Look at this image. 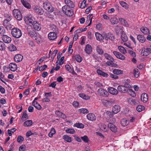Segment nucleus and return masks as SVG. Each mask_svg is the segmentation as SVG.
Listing matches in <instances>:
<instances>
[{
    "instance_id": "b1692460",
    "label": "nucleus",
    "mask_w": 151,
    "mask_h": 151,
    "mask_svg": "<svg viewBox=\"0 0 151 151\" xmlns=\"http://www.w3.org/2000/svg\"><path fill=\"white\" fill-rule=\"evenodd\" d=\"M137 38L139 42L143 43L145 41V37L142 35H139L137 36Z\"/></svg>"
},
{
    "instance_id": "c85d7f7f",
    "label": "nucleus",
    "mask_w": 151,
    "mask_h": 151,
    "mask_svg": "<svg viewBox=\"0 0 151 151\" xmlns=\"http://www.w3.org/2000/svg\"><path fill=\"white\" fill-rule=\"evenodd\" d=\"M104 55L105 58L107 60L109 61H111V62L114 61V58L111 57L110 55L108 54L107 53H105L104 54Z\"/></svg>"
},
{
    "instance_id": "37998d69",
    "label": "nucleus",
    "mask_w": 151,
    "mask_h": 151,
    "mask_svg": "<svg viewBox=\"0 0 151 151\" xmlns=\"http://www.w3.org/2000/svg\"><path fill=\"white\" fill-rule=\"evenodd\" d=\"M74 13L72 9H68L65 13L66 15L69 16H72L73 14Z\"/></svg>"
},
{
    "instance_id": "c03bdc74",
    "label": "nucleus",
    "mask_w": 151,
    "mask_h": 151,
    "mask_svg": "<svg viewBox=\"0 0 151 151\" xmlns=\"http://www.w3.org/2000/svg\"><path fill=\"white\" fill-rule=\"evenodd\" d=\"M75 58L76 61L79 63H80L82 60V58L79 55H77L75 56Z\"/></svg>"
},
{
    "instance_id": "4c0bfd02",
    "label": "nucleus",
    "mask_w": 151,
    "mask_h": 151,
    "mask_svg": "<svg viewBox=\"0 0 151 151\" xmlns=\"http://www.w3.org/2000/svg\"><path fill=\"white\" fill-rule=\"evenodd\" d=\"M141 54L143 56H147L149 54V53L147 49L146 48H145L144 50H142Z\"/></svg>"
},
{
    "instance_id": "2eb2a0df",
    "label": "nucleus",
    "mask_w": 151,
    "mask_h": 151,
    "mask_svg": "<svg viewBox=\"0 0 151 151\" xmlns=\"http://www.w3.org/2000/svg\"><path fill=\"white\" fill-rule=\"evenodd\" d=\"M23 59V56L20 54L16 55L14 57V59L16 62H19L21 61Z\"/></svg>"
},
{
    "instance_id": "2f4dec72",
    "label": "nucleus",
    "mask_w": 151,
    "mask_h": 151,
    "mask_svg": "<svg viewBox=\"0 0 151 151\" xmlns=\"http://www.w3.org/2000/svg\"><path fill=\"white\" fill-rule=\"evenodd\" d=\"M32 105L37 109L40 110L41 109V106L37 101H33Z\"/></svg>"
},
{
    "instance_id": "e2e57ef3",
    "label": "nucleus",
    "mask_w": 151,
    "mask_h": 151,
    "mask_svg": "<svg viewBox=\"0 0 151 151\" xmlns=\"http://www.w3.org/2000/svg\"><path fill=\"white\" fill-rule=\"evenodd\" d=\"M95 85L97 87L101 88L103 86V85L99 82L96 81L94 83Z\"/></svg>"
},
{
    "instance_id": "f8f14e48",
    "label": "nucleus",
    "mask_w": 151,
    "mask_h": 151,
    "mask_svg": "<svg viewBox=\"0 0 151 151\" xmlns=\"http://www.w3.org/2000/svg\"><path fill=\"white\" fill-rule=\"evenodd\" d=\"M108 126L110 129L113 132H115L117 131V128L112 123H109Z\"/></svg>"
},
{
    "instance_id": "5fc2aeb1",
    "label": "nucleus",
    "mask_w": 151,
    "mask_h": 151,
    "mask_svg": "<svg viewBox=\"0 0 151 151\" xmlns=\"http://www.w3.org/2000/svg\"><path fill=\"white\" fill-rule=\"evenodd\" d=\"M81 138L85 142L88 143V142L89 139L87 136L85 135L83 137H81Z\"/></svg>"
},
{
    "instance_id": "bf43d9fd",
    "label": "nucleus",
    "mask_w": 151,
    "mask_h": 151,
    "mask_svg": "<svg viewBox=\"0 0 151 151\" xmlns=\"http://www.w3.org/2000/svg\"><path fill=\"white\" fill-rule=\"evenodd\" d=\"M5 17L6 18V19L8 21H10L12 19V17L10 15L8 14H5Z\"/></svg>"
},
{
    "instance_id": "de8ad7c7",
    "label": "nucleus",
    "mask_w": 151,
    "mask_h": 151,
    "mask_svg": "<svg viewBox=\"0 0 151 151\" xmlns=\"http://www.w3.org/2000/svg\"><path fill=\"white\" fill-rule=\"evenodd\" d=\"M78 111L80 113H82L83 114L88 113L89 111L88 110L86 109L82 108L78 110Z\"/></svg>"
},
{
    "instance_id": "f257e3e1",
    "label": "nucleus",
    "mask_w": 151,
    "mask_h": 151,
    "mask_svg": "<svg viewBox=\"0 0 151 151\" xmlns=\"http://www.w3.org/2000/svg\"><path fill=\"white\" fill-rule=\"evenodd\" d=\"M11 34L12 36L15 38H18L22 35L21 30L17 28H13L12 29Z\"/></svg>"
},
{
    "instance_id": "393cba45",
    "label": "nucleus",
    "mask_w": 151,
    "mask_h": 151,
    "mask_svg": "<svg viewBox=\"0 0 151 151\" xmlns=\"http://www.w3.org/2000/svg\"><path fill=\"white\" fill-rule=\"evenodd\" d=\"M9 68L11 71H15L17 69V66L15 63H11L9 65Z\"/></svg>"
},
{
    "instance_id": "4468645a",
    "label": "nucleus",
    "mask_w": 151,
    "mask_h": 151,
    "mask_svg": "<svg viewBox=\"0 0 151 151\" xmlns=\"http://www.w3.org/2000/svg\"><path fill=\"white\" fill-rule=\"evenodd\" d=\"M87 117L88 120L92 121L96 120V119L94 114L92 113L88 114L87 115Z\"/></svg>"
},
{
    "instance_id": "473e14b6",
    "label": "nucleus",
    "mask_w": 151,
    "mask_h": 151,
    "mask_svg": "<svg viewBox=\"0 0 151 151\" xmlns=\"http://www.w3.org/2000/svg\"><path fill=\"white\" fill-rule=\"evenodd\" d=\"M97 72L98 74L104 77H107L109 76L108 74L106 73H105L100 70H98Z\"/></svg>"
},
{
    "instance_id": "49530a36",
    "label": "nucleus",
    "mask_w": 151,
    "mask_h": 151,
    "mask_svg": "<svg viewBox=\"0 0 151 151\" xmlns=\"http://www.w3.org/2000/svg\"><path fill=\"white\" fill-rule=\"evenodd\" d=\"M139 73V70L137 69H135L133 70V74L134 76L136 78L138 77Z\"/></svg>"
},
{
    "instance_id": "9d476101",
    "label": "nucleus",
    "mask_w": 151,
    "mask_h": 151,
    "mask_svg": "<svg viewBox=\"0 0 151 151\" xmlns=\"http://www.w3.org/2000/svg\"><path fill=\"white\" fill-rule=\"evenodd\" d=\"M105 39L107 40L109 39L112 41L114 40L115 39V37L114 35L111 33H108L104 35Z\"/></svg>"
},
{
    "instance_id": "13d9d810",
    "label": "nucleus",
    "mask_w": 151,
    "mask_h": 151,
    "mask_svg": "<svg viewBox=\"0 0 151 151\" xmlns=\"http://www.w3.org/2000/svg\"><path fill=\"white\" fill-rule=\"evenodd\" d=\"M120 5L126 9L127 8V4L126 3L123 1H120Z\"/></svg>"
},
{
    "instance_id": "8fccbe9b",
    "label": "nucleus",
    "mask_w": 151,
    "mask_h": 151,
    "mask_svg": "<svg viewBox=\"0 0 151 151\" xmlns=\"http://www.w3.org/2000/svg\"><path fill=\"white\" fill-rule=\"evenodd\" d=\"M5 45L3 42L0 41V50H3L5 49Z\"/></svg>"
},
{
    "instance_id": "6e6d98bb",
    "label": "nucleus",
    "mask_w": 151,
    "mask_h": 151,
    "mask_svg": "<svg viewBox=\"0 0 151 151\" xmlns=\"http://www.w3.org/2000/svg\"><path fill=\"white\" fill-rule=\"evenodd\" d=\"M66 132L67 133H69L70 134H73L75 132L74 130L72 129H68L66 130Z\"/></svg>"
},
{
    "instance_id": "6ab92c4d",
    "label": "nucleus",
    "mask_w": 151,
    "mask_h": 151,
    "mask_svg": "<svg viewBox=\"0 0 151 151\" xmlns=\"http://www.w3.org/2000/svg\"><path fill=\"white\" fill-rule=\"evenodd\" d=\"M141 100L144 103L146 102L148 100V96L145 93H143L141 95Z\"/></svg>"
},
{
    "instance_id": "9b49d317",
    "label": "nucleus",
    "mask_w": 151,
    "mask_h": 151,
    "mask_svg": "<svg viewBox=\"0 0 151 151\" xmlns=\"http://www.w3.org/2000/svg\"><path fill=\"white\" fill-rule=\"evenodd\" d=\"M56 33L55 32H50L48 35L49 39L52 40H54L56 39L57 37Z\"/></svg>"
},
{
    "instance_id": "423d86ee",
    "label": "nucleus",
    "mask_w": 151,
    "mask_h": 151,
    "mask_svg": "<svg viewBox=\"0 0 151 151\" xmlns=\"http://www.w3.org/2000/svg\"><path fill=\"white\" fill-rule=\"evenodd\" d=\"M27 31L28 35L32 37H36L37 34L31 27L27 28Z\"/></svg>"
},
{
    "instance_id": "69168bd1",
    "label": "nucleus",
    "mask_w": 151,
    "mask_h": 151,
    "mask_svg": "<svg viewBox=\"0 0 151 151\" xmlns=\"http://www.w3.org/2000/svg\"><path fill=\"white\" fill-rule=\"evenodd\" d=\"M26 146L23 145L20 146L19 148V151H24L25 150Z\"/></svg>"
},
{
    "instance_id": "0eeeda50",
    "label": "nucleus",
    "mask_w": 151,
    "mask_h": 151,
    "mask_svg": "<svg viewBox=\"0 0 151 151\" xmlns=\"http://www.w3.org/2000/svg\"><path fill=\"white\" fill-rule=\"evenodd\" d=\"M34 11L35 13L38 14L39 15H42L44 12L43 9L38 6H36L34 8Z\"/></svg>"
},
{
    "instance_id": "3c124183",
    "label": "nucleus",
    "mask_w": 151,
    "mask_h": 151,
    "mask_svg": "<svg viewBox=\"0 0 151 151\" xmlns=\"http://www.w3.org/2000/svg\"><path fill=\"white\" fill-rule=\"evenodd\" d=\"M74 126L78 128H83L84 127V125L81 123H76L75 124Z\"/></svg>"
},
{
    "instance_id": "f704fd0d",
    "label": "nucleus",
    "mask_w": 151,
    "mask_h": 151,
    "mask_svg": "<svg viewBox=\"0 0 151 151\" xmlns=\"http://www.w3.org/2000/svg\"><path fill=\"white\" fill-rule=\"evenodd\" d=\"M113 73L115 74L118 75L123 74V71L120 70L114 69L113 71Z\"/></svg>"
},
{
    "instance_id": "603ef678",
    "label": "nucleus",
    "mask_w": 151,
    "mask_h": 151,
    "mask_svg": "<svg viewBox=\"0 0 151 151\" xmlns=\"http://www.w3.org/2000/svg\"><path fill=\"white\" fill-rule=\"evenodd\" d=\"M5 33V30L4 27L2 26H0V35L1 36H3Z\"/></svg>"
},
{
    "instance_id": "774afa93",
    "label": "nucleus",
    "mask_w": 151,
    "mask_h": 151,
    "mask_svg": "<svg viewBox=\"0 0 151 151\" xmlns=\"http://www.w3.org/2000/svg\"><path fill=\"white\" fill-rule=\"evenodd\" d=\"M65 68L66 70L70 72L72 71V68L69 65H65Z\"/></svg>"
},
{
    "instance_id": "4d7b16f0",
    "label": "nucleus",
    "mask_w": 151,
    "mask_h": 151,
    "mask_svg": "<svg viewBox=\"0 0 151 151\" xmlns=\"http://www.w3.org/2000/svg\"><path fill=\"white\" fill-rule=\"evenodd\" d=\"M34 38L35 40L37 43H40L42 40L41 37L40 36H37V35H36V37H35Z\"/></svg>"
},
{
    "instance_id": "7c9ffc66",
    "label": "nucleus",
    "mask_w": 151,
    "mask_h": 151,
    "mask_svg": "<svg viewBox=\"0 0 151 151\" xmlns=\"http://www.w3.org/2000/svg\"><path fill=\"white\" fill-rule=\"evenodd\" d=\"M50 29L52 31V32L57 33L58 32V28L54 24H52L50 25Z\"/></svg>"
},
{
    "instance_id": "79ce46f5",
    "label": "nucleus",
    "mask_w": 151,
    "mask_h": 151,
    "mask_svg": "<svg viewBox=\"0 0 151 151\" xmlns=\"http://www.w3.org/2000/svg\"><path fill=\"white\" fill-rule=\"evenodd\" d=\"M145 107L141 105H139L136 107L137 110L139 112H141L145 109Z\"/></svg>"
},
{
    "instance_id": "680f3d73",
    "label": "nucleus",
    "mask_w": 151,
    "mask_h": 151,
    "mask_svg": "<svg viewBox=\"0 0 151 151\" xmlns=\"http://www.w3.org/2000/svg\"><path fill=\"white\" fill-rule=\"evenodd\" d=\"M115 29L117 34H119L120 32L121 33L122 31H123L118 26L116 27Z\"/></svg>"
},
{
    "instance_id": "1a4fd4ad",
    "label": "nucleus",
    "mask_w": 151,
    "mask_h": 151,
    "mask_svg": "<svg viewBox=\"0 0 151 151\" xmlns=\"http://www.w3.org/2000/svg\"><path fill=\"white\" fill-rule=\"evenodd\" d=\"M108 90L110 93L114 95H117L118 93V91L116 89L112 87L108 88Z\"/></svg>"
},
{
    "instance_id": "c756f323",
    "label": "nucleus",
    "mask_w": 151,
    "mask_h": 151,
    "mask_svg": "<svg viewBox=\"0 0 151 151\" xmlns=\"http://www.w3.org/2000/svg\"><path fill=\"white\" fill-rule=\"evenodd\" d=\"M96 49L97 52L99 54L101 55L103 54L104 52L102 49L101 46L98 45L96 47Z\"/></svg>"
},
{
    "instance_id": "a211bd4d",
    "label": "nucleus",
    "mask_w": 151,
    "mask_h": 151,
    "mask_svg": "<svg viewBox=\"0 0 151 151\" xmlns=\"http://www.w3.org/2000/svg\"><path fill=\"white\" fill-rule=\"evenodd\" d=\"M120 107L119 105H116L113 108L112 111L114 114H116L120 111Z\"/></svg>"
},
{
    "instance_id": "412c9836",
    "label": "nucleus",
    "mask_w": 151,
    "mask_h": 151,
    "mask_svg": "<svg viewBox=\"0 0 151 151\" xmlns=\"http://www.w3.org/2000/svg\"><path fill=\"white\" fill-rule=\"evenodd\" d=\"M34 29L37 31H40L41 29V26L40 24L38 22L36 21L33 24Z\"/></svg>"
},
{
    "instance_id": "5701e85b",
    "label": "nucleus",
    "mask_w": 151,
    "mask_h": 151,
    "mask_svg": "<svg viewBox=\"0 0 151 151\" xmlns=\"http://www.w3.org/2000/svg\"><path fill=\"white\" fill-rule=\"evenodd\" d=\"M96 39L97 40L101 41L103 40L104 37L100 33L96 32L95 33Z\"/></svg>"
},
{
    "instance_id": "cd10ccee",
    "label": "nucleus",
    "mask_w": 151,
    "mask_h": 151,
    "mask_svg": "<svg viewBox=\"0 0 151 151\" xmlns=\"http://www.w3.org/2000/svg\"><path fill=\"white\" fill-rule=\"evenodd\" d=\"M141 31L144 34L148 35L150 33V31L148 29L145 27H142L141 29Z\"/></svg>"
},
{
    "instance_id": "20e7f679",
    "label": "nucleus",
    "mask_w": 151,
    "mask_h": 151,
    "mask_svg": "<svg viewBox=\"0 0 151 151\" xmlns=\"http://www.w3.org/2000/svg\"><path fill=\"white\" fill-rule=\"evenodd\" d=\"M24 19L25 22H27V23H29V24L32 25L36 21H35L34 18L32 16L25 17H24Z\"/></svg>"
},
{
    "instance_id": "72a5a7b5",
    "label": "nucleus",
    "mask_w": 151,
    "mask_h": 151,
    "mask_svg": "<svg viewBox=\"0 0 151 151\" xmlns=\"http://www.w3.org/2000/svg\"><path fill=\"white\" fill-rule=\"evenodd\" d=\"M129 122L127 119H122L121 121V124L123 126L125 127L127 125Z\"/></svg>"
},
{
    "instance_id": "aec40b11",
    "label": "nucleus",
    "mask_w": 151,
    "mask_h": 151,
    "mask_svg": "<svg viewBox=\"0 0 151 151\" xmlns=\"http://www.w3.org/2000/svg\"><path fill=\"white\" fill-rule=\"evenodd\" d=\"M65 2L68 6V7L73 8L75 6V5L73 2L70 0H65Z\"/></svg>"
},
{
    "instance_id": "a878e982",
    "label": "nucleus",
    "mask_w": 151,
    "mask_h": 151,
    "mask_svg": "<svg viewBox=\"0 0 151 151\" xmlns=\"http://www.w3.org/2000/svg\"><path fill=\"white\" fill-rule=\"evenodd\" d=\"M130 80L127 79L125 82L124 86L127 88V89L130 91L131 89L129 88H131V86L130 84Z\"/></svg>"
},
{
    "instance_id": "c9c22d12",
    "label": "nucleus",
    "mask_w": 151,
    "mask_h": 151,
    "mask_svg": "<svg viewBox=\"0 0 151 151\" xmlns=\"http://www.w3.org/2000/svg\"><path fill=\"white\" fill-rule=\"evenodd\" d=\"M78 95L80 97L84 99L88 100L90 98L89 96L86 95L85 94L83 93H79Z\"/></svg>"
},
{
    "instance_id": "ddd939ff",
    "label": "nucleus",
    "mask_w": 151,
    "mask_h": 151,
    "mask_svg": "<svg viewBox=\"0 0 151 151\" xmlns=\"http://www.w3.org/2000/svg\"><path fill=\"white\" fill-rule=\"evenodd\" d=\"M2 39L4 42L6 43H10L12 41V39L11 37L6 35H3L2 37Z\"/></svg>"
},
{
    "instance_id": "052dcab7",
    "label": "nucleus",
    "mask_w": 151,
    "mask_h": 151,
    "mask_svg": "<svg viewBox=\"0 0 151 151\" xmlns=\"http://www.w3.org/2000/svg\"><path fill=\"white\" fill-rule=\"evenodd\" d=\"M47 66L46 65H43L41 66L39 68V70L40 71H42L44 70L46 68H47Z\"/></svg>"
},
{
    "instance_id": "0e129e2a",
    "label": "nucleus",
    "mask_w": 151,
    "mask_h": 151,
    "mask_svg": "<svg viewBox=\"0 0 151 151\" xmlns=\"http://www.w3.org/2000/svg\"><path fill=\"white\" fill-rule=\"evenodd\" d=\"M114 112L112 111H107L106 113L108 116L109 118H111L113 115Z\"/></svg>"
},
{
    "instance_id": "f03ea898",
    "label": "nucleus",
    "mask_w": 151,
    "mask_h": 151,
    "mask_svg": "<svg viewBox=\"0 0 151 151\" xmlns=\"http://www.w3.org/2000/svg\"><path fill=\"white\" fill-rule=\"evenodd\" d=\"M13 15L14 17L18 21H20L22 19V16L20 11L18 9H14L13 11Z\"/></svg>"
},
{
    "instance_id": "6e6552de",
    "label": "nucleus",
    "mask_w": 151,
    "mask_h": 151,
    "mask_svg": "<svg viewBox=\"0 0 151 151\" xmlns=\"http://www.w3.org/2000/svg\"><path fill=\"white\" fill-rule=\"evenodd\" d=\"M113 54L117 58L120 59L124 60L125 59V56L118 52L114 51L113 52Z\"/></svg>"
},
{
    "instance_id": "338daca9",
    "label": "nucleus",
    "mask_w": 151,
    "mask_h": 151,
    "mask_svg": "<svg viewBox=\"0 0 151 151\" xmlns=\"http://www.w3.org/2000/svg\"><path fill=\"white\" fill-rule=\"evenodd\" d=\"M24 138L22 136H18L17 139V141L18 142L20 143L22 142L24 140Z\"/></svg>"
},
{
    "instance_id": "7ed1b4c3",
    "label": "nucleus",
    "mask_w": 151,
    "mask_h": 151,
    "mask_svg": "<svg viewBox=\"0 0 151 151\" xmlns=\"http://www.w3.org/2000/svg\"><path fill=\"white\" fill-rule=\"evenodd\" d=\"M43 7L47 11L52 12L54 11V8L50 3L48 1L44 2L43 4Z\"/></svg>"
},
{
    "instance_id": "4be33fe9",
    "label": "nucleus",
    "mask_w": 151,
    "mask_h": 151,
    "mask_svg": "<svg viewBox=\"0 0 151 151\" xmlns=\"http://www.w3.org/2000/svg\"><path fill=\"white\" fill-rule=\"evenodd\" d=\"M27 1L28 0H21V2L26 8L28 9H30L31 6L30 4L27 2Z\"/></svg>"
},
{
    "instance_id": "f3484780",
    "label": "nucleus",
    "mask_w": 151,
    "mask_h": 151,
    "mask_svg": "<svg viewBox=\"0 0 151 151\" xmlns=\"http://www.w3.org/2000/svg\"><path fill=\"white\" fill-rule=\"evenodd\" d=\"M118 90L119 91L122 93H125L128 91L127 88H126L123 85H119L117 87Z\"/></svg>"
},
{
    "instance_id": "a19ab883",
    "label": "nucleus",
    "mask_w": 151,
    "mask_h": 151,
    "mask_svg": "<svg viewBox=\"0 0 151 151\" xmlns=\"http://www.w3.org/2000/svg\"><path fill=\"white\" fill-rule=\"evenodd\" d=\"M9 50L11 51H13L16 50L17 48L13 44L10 45L8 47Z\"/></svg>"
},
{
    "instance_id": "ea45409f",
    "label": "nucleus",
    "mask_w": 151,
    "mask_h": 151,
    "mask_svg": "<svg viewBox=\"0 0 151 151\" xmlns=\"http://www.w3.org/2000/svg\"><path fill=\"white\" fill-rule=\"evenodd\" d=\"M63 137L65 140L67 142H70L72 141L71 137L67 135H64Z\"/></svg>"
},
{
    "instance_id": "dca6fc26",
    "label": "nucleus",
    "mask_w": 151,
    "mask_h": 151,
    "mask_svg": "<svg viewBox=\"0 0 151 151\" xmlns=\"http://www.w3.org/2000/svg\"><path fill=\"white\" fill-rule=\"evenodd\" d=\"M85 51L86 53L88 54H90L92 52V47L89 44H87L86 46Z\"/></svg>"
},
{
    "instance_id": "bb28decb",
    "label": "nucleus",
    "mask_w": 151,
    "mask_h": 151,
    "mask_svg": "<svg viewBox=\"0 0 151 151\" xmlns=\"http://www.w3.org/2000/svg\"><path fill=\"white\" fill-rule=\"evenodd\" d=\"M121 33V38L124 42H126L128 40L127 37L124 31H122Z\"/></svg>"
},
{
    "instance_id": "39448f33",
    "label": "nucleus",
    "mask_w": 151,
    "mask_h": 151,
    "mask_svg": "<svg viewBox=\"0 0 151 151\" xmlns=\"http://www.w3.org/2000/svg\"><path fill=\"white\" fill-rule=\"evenodd\" d=\"M98 92L99 95L102 96H107L109 94L108 91L103 88L99 89Z\"/></svg>"
},
{
    "instance_id": "864d4df0",
    "label": "nucleus",
    "mask_w": 151,
    "mask_h": 151,
    "mask_svg": "<svg viewBox=\"0 0 151 151\" xmlns=\"http://www.w3.org/2000/svg\"><path fill=\"white\" fill-rule=\"evenodd\" d=\"M27 110H25L24 112H23V115L22 117V119H28V116L27 114Z\"/></svg>"
},
{
    "instance_id": "58836bf2",
    "label": "nucleus",
    "mask_w": 151,
    "mask_h": 151,
    "mask_svg": "<svg viewBox=\"0 0 151 151\" xmlns=\"http://www.w3.org/2000/svg\"><path fill=\"white\" fill-rule=\"evenodd\" d=\"M110 21L112 24H116L118 22V20L115 17L112 18L110 19Z\"/></svg>"
},
{
    "instance_id": "a18cd8bd",
    "label": "nucleus",
    "mask_w": 151,
    "mask_h": 151,
    "mask_svg": "<svg viewBox=\"0 0 151 151\" xmlns=\"http://www.w3.org/2000/svg\"><path fill=\"white\" fill-rule=\"evenodd\" d=\"M118 48L120 51V52H121L122 53L124 54H125L126 53H127L126 50L122 46H119L118 47Z\"/></svg>"
},
{
    "instance_id": "e433bc0d",
    "label": "nucleus",
    "mask_w": 151,
    "mask_h": 151,
    "mask_svg": "<svg viewBox=\"0 0 151 151\" xmlns=\"http://www.w3.org/2000/svg\"><path fill=\"white\" fill-rule=\"evenodd\" d=\"M32 124V121L31 120H28L24 123V125L25 127H29L31 126Z\"/></svg>"
},
{
    "instance_id": "09e8293b",
    "label": "nucleus",
    "mask_w": 151,
    "mask_h": 151,
    "mask_svg": "<svg viewBox=\"0 0 151 151\" xmlns=\"http://www.w3.org/2000/svg\"><path fill=\"white\" fill-rule=\"evenodd\" d=\"M58 52V50H54L52 52L51 55V59L52 61L53 60L54 57L56 56Z\"/></svg>"
}]
</instances>
